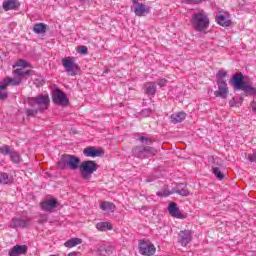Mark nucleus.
Masks as SVG:
<instances>
[{
    "mask_svg": "<svg viewBox=\"0 0 256 256\" xmlns=\"http://www.w3.org/2000/svg\"><path fill=\"white\" fill-rule=\"evenodd\" d=\"M6 86L4 85L3 81L0 82V101H3L9 97L7 91H5Z\"/></svg>",
    "mask_w": 256,
    "mask_h": 256,
    "instance_id": "30",
    "label": "nucleus"
},
{
    "mask_svg": "<svg viewBox=\"0 0 256 256\" xmlns=\"http://www.w3.org/2000/svg\"><path fill=\"white\" fill-rule=\"evenodd\" d=\"M145 181L146 183H152V181H155V178H147Z\"/></svg>",
    "mask_w": 256,
    "mask_h": 256,
    "instance_id": "44",
    "label": "nucleus"
},
{
    "mask_svg": "<svg viewBox=\"0 0 256 256\" xmlns=\"http://www.w3.org/2000/svg\"><path fill=\"white\" fill-rule=\"evenodd\" d=\"M32 73L33 70L23 71V69H16L13 71L15 78L6 77L2 80V83H4L6 88L9 87V85H12V87H19L21 81H23L25 77H29Z\"/></svg>",
    "mask_w": 256,
    "mask_h": 256,
    "instance_id": "5",
    "label": "nucleus"
},
{
    "mask_svg": "<svg viewBox=\"0 0 256 256\" xmlns=\"http://www.w3.org/2000/svg\"><path fill=\"white\" fill-rule=\"evenodd\" d=\"M81 243H83V239L71 238L64 243V246L67 247L68 249H71L73 247H77V245H81Z\"/></svg>",
    "mask_w": 256,
    "mask_h": 256,
    "instance_id": "23",
    "label": "nucleus"
},
{
    "mask_svg": "<svg viewBox=\"0 0 256 256\" xmlns=\"http://www.w3.org/2000/svg\"><path fill=\"white\" fill-rule=\"evenodd\" d=\"M185 117H187V114L185 112H178L174 113L170 116L171 122L176 125V123H182V121H185Z\"/></svg>",
    "mask_w": 256,
    "mask_h": 256,
    "instance_id": "22",
    "label": "nucleus"
},
{
    "mask_svg": "<svg viewBox=\"0 0 256 256\" xmlns=\"http://www.w3.org/2000/svg\"><path fill=\"white\" fill-rule=\"evenodd\" d=\"M4 11H17L21 7L19 0H4L2 3Z\"/></svg>",
    "mask_w": 256,
    "mask_h": 256,
    "instance_id": "13",
    "label": "nucleus"
},
{
    "mask_svg": "<svg viewBox=\"0 0 256 256\" xmlns=\"http://www.w3.org/2000/svg\"><path fill=\"white\" fill-rule=\"evenodd\" d=\"M168 211L172 217H176V219H185V215L179 212V207H177V203L171 202L168 206Z\"/></svg>",
    "mask_w": 256,
    "mask_h": 256,
    "instance_id": "17",
    "label": "nucleus"
},
{
    "mask_svg": "<svg viewBox=\"0 0 256 256\" xmlns=\"http://www.w3.org/2000/svg\"><path fill=\"white\" fill-rule=\"evenodd\" d=\"M29 225H31V218L28 217L13 218L10 223L12 229H25Z\"/></svg>",
    "mask_w": 256,
    "mask_h": 256,
    "instance_id": "10",
    "label": "nucleus"
},
{
    "mask_svg": "<svg viewBox=\"0 0 256 256\" xmlns=\"http://www.w3.org/2000/svg\"><path fill=\"white\" fill-rule=\"evenodd\" d=\"M179 243L184 247H187L191 243V231L189 230H182L179 233Z\"/></svg>",
    "mask_w": 256,
    "mask_h": 256,
    "instance_id": "16",
    "label": "nucleus"
},
{
    "mask_svg": "<svg viewBox=\"0 0 256 256\" xmlns=\"http://www.w3.org/2000/svg\"><path fill=\"white\" fill-rule=\"evenodd\" d=\"M225 77H227V71L219 70L216 74V83L225 82Z\"/></svg>",
    "mask_w": 256,
    "mask_h": 256,
    "instance_id": "31",
    "label": "nucleus"
},
{
    "mask_svg": "<svg viewBox=\"0 0 256 256\" xmlns=\"http://www.w3.org/2000/svg\"><path fill=\"white\" fill-rule=\"evenodd\" d=\"M134 13L137 17H143L145 13H149V8L143 4L139 3L134 6Z\"/></svg>",
    "mask_w": 256,
    "mask_h": 256,
    "instance_id": "19",
    "label": "nucleus"
},
{
    "mask_svg": "<svg viewBox=\"0 0 256 256\" xmlns=\"http://www.w3.org/2000/svg\"><path fill=\"white\" fill-rule=\"evenodd\" d=\"M132 155L138 159H147L148 157H155L157 149L151 146H134L132 148Z\"/></svg>",
    "mask_w": 256,
    "mask_h": 256,
    "instance_id": "7",
    "label": "nucleus"
},
{
    "mask_svg": "<svg viewBox=\"0 0 256 256\" xmlns=\"http://www.w3.org/2000/svg\"><path fill=\"white\" fill-rule=\"evenodd\" d=\"M139 141H141V143H145V145H151L153 143L151 138L145 136H140Z\"/></svg>",
    "mask_w": 256,
    "mask_h": 256,
    "instance_id": "35",
    "label": "nucleus"
},
{
    "mask_svg": "<svg viewBox=\"0 0 256 256\" xmlns=\"http://www.w3.org/2000/svg\"><path fill=\"white\" fill-rule=\"evenodd\" d=\"M190 22L195 31L199 33H203V31L209 29V16L203 10L194 13Z\"/></svg>",
    "mask_w": 256,
    "mask_h": 256,
    "instance_id": "4",
    "label": "nucleus"
},
{
    "mask_svg": "<svg viewBox=\"0 0 256 256\" xmlns=\"http://www.w3.org/2000/svg\"><path fill=\"white\" fill-rule=\"evenodd\" d=\"M214 161V167H219L221 169V167H223V161L221 160V158H213Z\"/></svg>",
    "mask_w": 256,
    "mask_h": 256,
    "instance_id": "38",
    "label": "nucleus"
},
{
    "mask_svg": "<svg viewBox=\"0 0 256 256\" xmlns=\"http://www.w3.org/2000/svg\"><path fill=\"white\" fill-rule=\"evenodd\" d=\"M212 173H214L215 177L220 181L225 179V174L221 172V168L219 166H212Z\"/></svg>",
    "mask_w": 256,
    "mask_h": 256,
    "instance_id": "27",
    "label": "nucleus"
},
{
    "mask_svg": "<svg viewBox=\"0 0 256 256\" xmlns=\"http://www.w3.org/2000/svg\"><path fill=\"white\" fill-rule=\"evenodd\" d=\"M144 91L146 95L154 96L157 93V84L155 82H147L144 84Z\"/></svg>",
    "mask_w": 256,
    "mask_h": 256,
    "instance_id": "20",
    "label": "nucleus"
},
{
    "mask_svg": "<svg viewBox=\"0 0 256 256\" xmlns=\"http://www.w3.org/2000/svg\"><path fill=\"white\" fill-rule=\"evenodd\" d=\"M83 154L85 155V157L95 158V157H101V155H104L105 152L103 150H99L95 148L94 146H89L83 150Z\"/></svg>",
    "mask_w": 256,
    "mask_h": 256,
    "instance_id": "14",
    "label": "nucleus"
},
{
    "mask_svg": "<svg viewBox=\"0 0 256 256\" xmlns=\"http://www.w3.org/2000/svg\"><path fill=\"white\" fill-rule=\"evenodd\" d=\"M132 2H133L134 5L139 4V0H132Z\"/></svg>",
    "mask_w": 256,
    "mask_h": 256,
    "instance_id": "46",
    "label": "nucleus"
},
{
    "mask_svg": "<svg viewBox=\"0 0 256 256\" xmlns=\"http://www.w3.org/2000/svg\"><path fill=\"white\" fill-rule=\"evenodd\" d=\"M248 160L251 161V163H256V152L248 155Z\"/></svg>",
    "mask_w": 256,
    "mask_h": 256,
    "instance_id": "41",
    "label": "nucleus"
},
{
    "mask_svg": "<svg viewBox=\"0 0 256 256\" xmlns=\"http://www.w3.org/2000/svg\"><path fill=\"white\" fill-rule=\"evenodd\" d=\"M216 22L218 25H221V27H230L231 26V20L227 18V16L223 14L216 15Z\"/></svg>",
    "mask_w": 256,
    "mask_h": 256,
    "instance_id": "21",
    "label": "nucleus"
},
{
    "mask_svg": "<svg viewBox=\"0 0 256 256\" xmlns=\"http://www.w3.org/2000/svg\"><path fill=\"white\" fill-rule=\"evenodd\" d=\"M100 209L102 211H110V213L115 212V204L113 202L104 201L100 204Z\"/></svg>",
    "mask_w": 256,
    "mask_h": 256,
    "instance_id": "25",
    "label": "nucleus"
},
{
    "mask_svg": "<svg viewBox=\"0 0 256 256\" xmlns=\"http://www.w3.org/2000/svg\"><path fill=\"white\" fill-rule=\"evenodd\" d=\"M10 159L16 164L21 163V155H19V153H17L15 150L10 154Z\"/></svg>",
    "mask_w": 256,
    "mask_h": 256,
    "instance_id": "33",
    "label": "nucleus"
},
{
    "mask_svg": "<svg viewBox=\"0 0 256 256\" xmlns=\"http://www.w3.org/2000/svg\"><path fill=\"white\" fill-rule=\"evenodd\" d=\"M175 193V190L169 191V189H167V186H165L164 188H162V192L158 191L156 193L157 197H169V195H173Z\"/></svg>",
    "mask_w": 256,
    "mask_h": 256,
    "instance_id": "29",
    "label": "nucleus"
},
{
    "mask_svg": "<svg viewBox=\"0 0 256 256\" xmlns=\"http://www.w3.org/2000/svg\"><path fill=\"white\" fill-rule=\"evenodd\" d=\"M252 111L256 112V101L251 102Z\"/></svg>",
    "mask_w": 256,
    "mask_h": 256,
    "instance_id": "42",
    "label": "nucleus"
},
{
    "mask_svg": "<svg viewBox=\"0 0 256 256\" xmlns=\"http://www.w3.org/2000/svg\"><path fill=\"white\" fill-rule=\"evenodd\" d=\"M156 251H157V248H155V245L151 243H147L145 241H141L139 243V253L141 255H147V256L155 255Z\"/></svg>",
    "mask_w": 256,
    "mask_h": 256,
    "instance_id": "11",
    "label": "nucleus"
},
{
    "mask_svg": "<svg viewBox=\"0 0 256 256\" xmlns=\"http://www.w3.org/2000/svg\"><path fill=\"white\" fill-rule=\"evenodd\" d=\"M0 183L1 185H9V183H11V178L9 177V174L5 172H0Z\"/></svg>",
    "mask_w": 256,
    "mask_h": 256,
    "instance_id": "28",
    "label": "nucleus"
},
{
    "mask_svg": "<svg viewBox=\"0 0 256 256\" xmlns=\"http://www.w3.org/2000/svg\"><path fill=\"white\" fill-rule=\"evenodd\" d=\"M96 229H98V231H111L113 225L109 222H99L96 224Z\"/></svg>",
    "mask_w": 256,
    "mask_h": 256,
    "instance_id": "26",
    "label": "nucleus"
},
{
    "mask_svg": "<svg viewBox=\"0 0 256 256\" xmlns=\"http://www.w3.org/2000/svg\"><path fill=\"white\" fill-rule=\"evenodd\" d=\"M62 65L65 68L66 73L71 77H75V75L79 73V65L75 63V59L73 57L62 59Z\"/></svg>",
    "mask_w": 256,
    "mask_h": 256,
    "instance_id": "8",
    "label": "nucleus"
},
{
    "mask_svg": "<svg viewBox=\"0 0 256 256\" xmlns=\"http://www.w3.org/2000/svg\"><path fill=\"white\" fill-rule=\"evenodd\" d=\"M230 105L233 107V101H230Z\"/></svg>",
    "mask_w": 256,
    "mask_h": 256,
    "instance_id": "48",
    "label": "nucleus"
},
{
    "mask_svg": "<svg viewBox=\"0 0 256 256\" xmlns=\"http://www.w3.org/2000/svg\"><path fill=\"white\" fill-rule=\"evenodd\" d=\"M27 103L30 107L37 106V108L25 109V115L27 117H37L38 113H43V111H47V109H49V103H51V100L48 95L40 94L36 97H28Z\"/></svg>",
    "mask_w": 256,
    "mask_h": 256,
    "instance_id": "1",
    "label": "nucleus"
},
{
    "mask_svg": "<svg viewBox=\"0 0 256 256\" xmlns=\"http://www.w3.org/2000/svg\"><path fill=\"white\" fill-rule=\"evenodd\" d=\"M57 205H59V202L57 201V199L52 198L42 202L41 208L43 211H51L52 209H55Z\"/></svg>",
    "mask_w": 256,
    "mask_h": 256,
    "instance_id": "18",
    "label": "nucleus"
},
{
    "mask_svg": "<svg viewBox=\"0 0 256 256\" xmlns=\"http://www.w3.org/2000/svg\"><path fill=\"white\" fill-rule=\"evenodd\" d=\"M151 113H153V111L149 108H146V109H143L141 112H140V115L142 117H149L151 115Z\"/></svg>",
    "mask_w": 256,
    "mask_h": 256,
    "instance_id": "37",
    "label": "nucleus"
},
{
    "mask_svg": "<svg viewBox=\"0 0 256 256\" xmlns=\"http://www.w3.org/2000/svg\"><path fill=\"white\" fill-rule=\"evenodd\" d=\"M234 91H244L247 95H256V88L253 87V82L245 80L243 73L234 74L229 80Z\"/></svg>",
    "mask_w": 256,
    "mask_h": 256,
    "instance_id": "2",
    "label": "nucleus"
},
{
    "mask_svg": "<svg viewBox=\"0 0 256 256\" xmlns=\"http://www.w3.org/2000/svg\"><path fill=\"white\" fill-rule=\"evenodd\" d=\"M230 105L233 107V101H230Z\"/></svg>",
    "mask_w": 256,
    "mask_h": 256,
    "instance_id": "47",
    "label": "nucleus"
},
{
    "mask_svg": "<svg viewBox=\"0 0 256 256\" xmlns=\"http://www.w3.org/2000/svg\"><path fill=\"white\" fill-rule=\"evenodd\" d=\"M174 193H177V195H181V197H189V190L187 188L174 190Z\"/></svg>",
    "mask_w": 256,
    "mask_h": 256,
    "instance_id": "34",
    "label": "nucleus"
},
{
    "mask_svg": "<svg viewBox=\"0 0 256 256\" xmlns=\"http://www.w3.org/2000/svg\"><path fill=\"white\" fill-rule=\"evenodd\" d=\"M99 255L105 256L107 255V246L102 245L98 248Z\"/></svg>",
    "mask_w": 256,
    "mask_h": 256,
    "instance_id": "39",
    "label": "nucleus"
},
{
    "mask_svg": "<svg viewBox=\"0 0 256 256\" xmlns=\"http://www.w3.org/2000/svg\"><path fill=\"white\" fill-rule=\"evenodd\" d=\"M52 101L55 105H60L61 107H67V105H69V98H67V94L62 90H59V88L52 93Z\"/></svg>",
    "mask_w": 256,
    "mask_h": 256,
    "instance_id": "9",
    "label": "nucleus"
},
{
    "mask_svg": "<svg viewBox=\"0 0 256 256\" xmlns=\"http://www.w3.org/2000/svg\"><path fill=\"white\" fill-rule=\"evenodd\" d=\"M13 149H11V147H9V145L4 144L3 146L0 147V153L1 155H10L13 153Z\"/></svg>",
    "mask_w": 256,
    "mask_h": 256,
    "instance_id": "32",
    "label": "nucleus"
},
{
    "mask_svg": "<svg viewBox=\"0 0 256 256\" xmlns=\"http://www.w3.org/2000/svg\"><path fill=\"white\" fill-rule=\"evenodd\" d=\"M99 169V165L95 163L93 160H86L81 163L79 167V171L81 174V177L85 181H89L91 179V175L95 173Z\"/></svg>",
    "mask_w": 256,
    "mask_h": 256,
    "instance_id": "6",
    "label": "nucleus"
},
{
    "mask_svg": "<svg viewBox=\"0 0 256 256\" xmlns=\"http://www.w3.org/2000/svg\"><path fill=\"white\" fill-rule=\"evenodd\" d=\"M33 31L34 33H36V35H42V33H47V24L45 23L34 24Z\"/></svg>",
    "mask_w": 256,
    "mask_h": 256,
    "instance_id": "24",
    "label": "nucleus"
},
{
    "mask_svg": "<svg viewBox=\"0 0 256 256\" xmlns=\"http://www.w3.org/2000/svg\"><path fill=\"white\" fill-rule=\"evenodd\" d=\"M186 1H188V3H194V4L201 3V0H186Z\"/></svg>",
    "mask_w": 256,
    "mask_h": 256,
    "instance_id": "43",
    "label": "nucleus"
},
{
    "mask_svg": "<svg viewBox=\"0 0 256 256\" xmlns=\"http://www.w3.org/2000/svg\"><path fill=\"white\" fill-rule=\"evenodd\" d=\"M156 83H157V85H159V87H165V85H167V80L159 79Z\"/></svg>",
    "mask_w": 256,
    "mask_h": 256,
    "instance_id": "40",
    "label": "nucleus"
},
{
    "mask_svg": "<svg viewBox=\"0 0 256 256\" xmlns=\"http://www.w3.org/2000/svg\"><path fill=\"white\" fill-rule=\"evenodd\" d=\"M58 169L65 171V169H70V171H77L81 167V158L76 155L64 154L61 156L57 163Z\"/></svg>",
    "mask_w": 256,
    "mask_h": 256,
    "instance_id": "3",
    "label": "nucleus"
},
{
    "mask_svg": "<svg viewBox=\"0 0 256 256\" xmlns=\"http://www.w3.org/2000/svg\"><path fill=\"white\" fill-rule=\"evenodd\" d=\"M77 52L80 53V55H87L88 53L87 46H78Z\"/></svg>",
    "mask_w": 256,
    "mask_h": 256,
    "instance_id": "36",
    "label": "nucleus"
},
{
    "mask_svg": "<svg viewBox=\"0 0 256 256\" xmlns=\"http://www.w3.org/2000/svg\"><path fill=\"white\" fill-rule=\"evenodd\" d=\"M218 90L214 92L215 97H221V99H227L229 95V88L227 82H217Z\"/></svg>",
    "mask_w": 256,
    "mask_h": 256,
    "instance_id": "12",
    "label": "nucleus"
},
{
    "mask_svg": "<svg viewBox=\"0 0 256 256\" xmlns=\"http://www.w3.org/2000/svg\"><path fill=\"white\" fill-rule=\"evenodd\" d=\"M27 245H15L9 250L10 256L27 255Z\"/></svg>",
    "mask_w": 256,
    "mask_h": 256,
    "instance_id": "15",
    "label": "nucleus"
},
{
    "mask_svg": "<svg viewBox=\"0 0 256 256\" xmlns=\"http://www.w3.org/2000/svg\"><path fill=\"white\" fill-rule=\"evenodd\" d=\"M21 67H27V62L21 60V64H20Z\"/></svg>",
    "mask_w": 256,
    "mask_h": 256,
    "instance_id": "45",
    "label": "nucleus"
},
{
    "mask_svg": "<svg viewBox=\"0 0 256 256\" xmlns=\"http://www.w3.org/2000/svg\"><path fill=\"white\" fill-rule=\"evenodd\" d=\"M240 101H243V98H240Z\"/></svg>",
    "mask_w": 256,
    "mask_h": 256,
    "instance_id": "49",
    "label": "nucleus"
}]
</instances>
